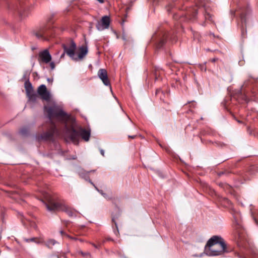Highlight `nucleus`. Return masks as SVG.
Wrapping results in <instances>:
<instances>
[{"label":"nucleus","instance_id":"1","mask_svg":"<svg viewBox=\"0 0 258 258\" xmlns=\"http://www.w3.org/2000/svg\"><path fill=\"white\" fill-rule=\"evenodd\" d=\"M47 113L50 124L54 123L52 119L55 118L62 123L64 124L66 134L74 143L78 142L79 137L78 133L75 128L72 126H68V121L70 116L65 112L61 108L57 106H50L47 109Z\"/></svg>","mask_w":258,"mask_h":258},{"label":"nucleus","instance_id":"2","mask_svg":"<svg viewBox=\"0 0 258 258\" xmlns=\"http://www.w3.org/2000/svg\"><path fill=\"white\" fill-rule=\"evenodd\" d=\"M205 251L207 254L210 256L219 255L228 252L224 239L217 235L209 239L205 246Z\"/></svg>","mask_w":258,"mask_h":258},{"label":"nucleus","instance_id":"3","mask_svg":"<svg viewBox=\"0 0 258 258\" xmlns=\"http://www.w3.org/2000/svg\"><path fill=\"white\" fill-rule=\"evenodd\" d=\"M45 202L42 201L49 211H61L66 202L58 195L46 194L44 196Z\"/></svg>","mask_w":258,"mask_h":258},{"label":"nucleus","instance_id":"4","mask_svg":"<svg viewBox=\"0 0 258 258\" xmlns=\"http://www.w3.org/2000/svg\"><path fill=\"white\" fill-rule=\"evenodd\" d=\"M54 135L58 136L59 132L57 130L54 123L50 124V128L46 132L42 133L40 138L43 140H48L51 139Z\"/></svg>","mask_w":258,"mask_h":258},{"label":"nucleus","instance_id":"5","mask_svg":"<svg viewBox=\"0 0 258 258\" xmlns=\"http://www.w3.org/2000/svg\"><path fill=\"white\" fill-rule=\"evenodd\" d=\"M62 47L64 50V53L73 60H75V51L77 49V45L73 40H71L69 45L65 44L62 45Z\"/></svg>","mask_w":258,"mask_h":258},{"label":"nucleus","instance_id":"6","mask_svg":"<svg viewBox=\"0 0 258 258\" xmlns=\"http://www.w3.org/2000/svg\"><path fill=\"white\" fill-rule=\"evenodd\" d=\"M51 55L47 49L40 51L38 54V61L40 64L42 63H49L51 61Z\"/></svg>","mask_w":258,"mask_h":258},{"label":"nucleus","instance_id":"7","mask_svg":"<svg viewBox=\"0 0 258 258\" xmlns=\"http://www.w3.org/2000/svg\"><path fill=\"white\" fill-rule=\"evenodd\" d=\"M75 130L79 134V137H78V142L77 143H74L69 137H68L67 136V135L66 134V140H69L70 141H71L72 142H73L74 144L75 145H78L79 144V138H80V137L81 136L82 137V138L85 141H88L89 140V139H90V131H87L85 129H83V128L82 127H80L79 128V130L78 131H77L76 129Z\"/></svg>","mask_w":258,"mask_h":258},{"label":"nucleus","instance_id":"8","mask_svg":"<svg viewBox=\"0 0 258 258\" xmlns=\"http://www.w3.org/2000/svg\"><path fill=\"white\" fill-rule=\"evenodd\" d=\"M37 94L41 98L46 101L50 99V94L47 91L46 86L44 84L41 85L37 89Z\"/></svg>","mask_w":258,"mask_h":258},{"label":"nucleus","instance_id":"9","mask_svg":"<svg viewBox=\"0 0 258 258\" xmlns=\"http://www.w3.org/2000/svg\"><path fill=\"white\" fill-rule=\"evenodd\" d=\"M110 23V18L107 16L102 17L101 20L96 25V28L99 31L108 29Z\"/></svg>","mask_w":258,"mask_h":258},{"label":"nucleus","instance_id":"10","mask_svg":"<svg viewBox=\"0 0 258 258\" xmlns=\"http://www.w3.org/2000/svg\"><path fill=\"white\" fill-rule=\"evenodd\" d=\"M97 75L104 85L110 87V81L108 77L107 71L105 69H100L98 72Z\"/></svg>","mask_w":258,"mask_h":258},{"label":"nucleus","instance_id":"11","mask_svg":"<svg viewBox=\"0 0 258 258\" xmlns=\"http://www.w3.org/2000/svg\"><path fill=\"white\" fill-rule=\"evenodd\" d=\"M231 213L233 217V222L236 226H237V228L240 227L241 223V216L240 212L234 209H232L231 211Z\"/></svg>","mask_w":258,"mask_h":258},{"label":"nucleus","instance_id":"12","mask_svg":"<svg viewBox=\"0 0 258 258\" xmlns=\"http://www.w3.org/2000/svg\"><path fill=\"white\" fill-rule=\"evenodd\" d=\"M35 36L38 39L43 40H47L50 34L47 28L44 27L40 29V30L35 33Z\"/></svg>","mask_w":258,"mask_h":258},{"label":"nucleus","instance_id":"13","mask_svg":"<svg viewBox=\"0 0 258 258\" xmlns=\"http://www.w3.org/2000/svg\"><path fill=\"white\" fill-rule=\"evenodd\" d=\"M79 50L78 56H75V61L81 60L84 58L88 52V47L87 45H82L80 47Z\"/></svg>","mask_w":258,"mask_h":258},{"label":"nucleus","instance_id":"14","mask_svg":"<svg viewBox=\"0 0 258 258\" xmlns=\"http://www.w3.org/2000/svg\"><path fill=\"white\" fill-rule=\"evenodd\" d=\"M249 16L248 14L242 13L240 14V18L241 23L242 24V28L241 29V35L243 38L245 37V35L246 34V31L245 30L244 25H246L247 20L248 19Z\"/></svg>","mask_w":258,"mask_h":258},{"label":"nucleus","instance_id":"15","mask_svg":"<svg viewBox=\"0 0 258 258\" xmlns=\"http://www.w3.org/2000/svg\"><path fill=\"white\" fill-rule=\"evenodd\" d=\"M61 211L66 213L70 217H76V213L77 211L69 207L66 204H65Z\"/></svg>","mask_w":258,"mask_h":258},{"label":"nucleus","instance_id":"16","mask_svg":"<svg viewBox=\"0 0 258 258\" xmlns=\"http://www.w3.org/2000/svg\"><path fill=\"white\" fill-rule=\"evenodd\" d=\"M25 88L27 95L34 92L31 83L28 80L25 83Z\"/></svg>","mask_w":258,"mask_h":258},{"label":"nucleus","instance_id":"17","mask_svg":"<svg viewBox=\"0 0 258 258\" xmlns=\"http://www.w3.org/2000/svg\"><path fill=\"white\" fill-rule=\"evenodd\" d=\"M29 101H32L33 102H35L37 101V98H38V94H36L35 92L27 94Z\"/></svg>","mask_w":258,"mask_h":258},{"label":"nucleus","instance_id":"18","mask_svg":"<svg viewBox=\"0 0 258 258\" xmlns=\"http://www.w3.org/2000/svg\"><path fill=\"white\" fill-rule=\"evenodd\" d=\"M250 81H251L252 82H253V80H247L244 82L243 85L241 87L240 92L242 94V93H245V88L248 86L249 84V82Z\"/></svg>","mask_w":258,"mask_h":258},{"label":"nucleus","instance_id":"19","mask_svg":"<svg viewBox=\"0 0 258 258\" xmlns=\"http://www.w3.org/2000/svg\"><path fill=\"white\" fill-rule=\"evenodd\" d=\"M28 132H29V130L26 127H24L22 128L20 131V133L22 135H26L28 133Z\"/></svg>","mask_w":258,"mask_h":258},{"label":"nucleus","instance_id":"20","mask_svg":"<svg viewBox=\"0 0 258 258\" xmlns=\"http://www.w3.org/2000/svg\"><path fill=\"white\" fill-rule=\"evenodd\" d=\"M55 243V241L54 240H53V239H50L49 240L47 243H46V245L48 246V247H49L50 245H54Z\"/></svg>","mask_w":258,"mask_h":258},{"label":"nucleus","instance_id":"21","mask_svg":"<svg viewBox=\"0 0 258 258\" xmlns=\"http://www.w3.org/2000/svg\"><path fill=\"white\" fill-rule=\"evenodd\" d=\"M81 251V253L82 255V256L84 257H87L88 256H90V254L89 252H83L82 251Z\"/></svg>","mask_w":258,"mask_h":258},{"label":"nucleus","instance_id":"22","mask_svg":"<svg viewBox=\"0 0 258 258\" xmlns=\"http://www.w3.org/2000/svg\"><path fill=\"white\" fill-rule=\"evenodd\" d=\"M60 234H61L62 235H65V236H67L68 237H69V238H71V239H75V240H76V239H77L76 238H73V237H71V236H69V235H68V234H65V233L63 232V231L62 230L60 231Z\"/></svg>","mask_w":258,"mask_h":258},{"label":"nucleus","instance_id":"23","mask_svg":"<svg viewBox=\"0 0 258 258\" xmlns=\"http://www.w3.org/2000/svg\"><path fill=\"white\" fill-rule=\"evenodd\" d=\"M160 94H163V92L160 89H157L156 91V96H158Z\"/></svg>","mask_w":258,"mask_h":258},{"label":"nucleus","instance_id":"24","mask_svg":"<svg viewBox=\"0 0 258 258\" xmlns=\"http://www.w3.org/2000/svg\"><path fill=\"white\" fill-rule=\"evenodd\" d=\"M50 67L51 70H53L55 68L54 62L53 61L50 62Z\"/></svg>","mask_w":258,"mask_h":258},{"label":"nucleus","instance_id":"25","mask_svg":"<svg viewBox=\"0 0 258 258\" xmlns=\"http://www.w3.org/2000/svg\"><path fill=\"white\" fill-rule=\"evenodd\" d=\"M98 191L104 197L107 198V195L105 193H104L102 190H98Z\"/></svg>","mask_w":258,"mask_h":258},{"label":"nucleus","instance_id":"26","mask_svg":"<svg viewBox=\"0 0 258 258\" xmlns=\"http://www.w3.org/2000/svg\"><path fill=\"white\" fill-rule=\"evenodd\" d=\"M35 238H31L30 239H26V241L27 242H32L35 241Z\"/></svg>","mask_w":258,"mask_h":258},{"label":"nucleus","instance_id":"27","mask_svg":"<svg viewBox=\"0 0 258 258\" xmlns=\"http://www.w3.org/2000/svg\"><path fill=\"white\" fill-rule=\"evenodd\" d=\"M112 221L114 223L115 227L117 229V225L116 222H115V217H112Z\"/></svg>","mask_w":258,"mask_h":258},{"label":"nucleus","instance_id":"28","mask_svg":"<svg viewBox=\"0 0 258 258\" xmlns=\"http://www.w3.org/2000/svg\"><path fill=\"white\" fill-rule=\"evenodd\" d=\"M99 150H100V152L101 154L103 156H104V154H105L104 151L103 149H100Z\"/></svg>","mask_w":258,"mask_h":258},{"label":"nucleus","instance_id":"29","mask_svg":"<svg viewBox=\"0 0 258 258\" xmlns=\"http://www.w3.org/2000/svg\"><path fill=\"white\" fill-rule=\"evenodd\" d=\"M136 137H137V135L128 136V137L129 138H131V139H134L136 138Z\"/></svg>","mask_w":258,"mask_h":258},{"label":"nucleus","instance_id":"30","mask_svg":"<svg viewBox=\"0 0 258 258\" xmlns=\"http://www.w3.org/2000/svg\"><path fill=\"white\" fill-rule=\"evenodd\" d=\"M89 182L95 187V189L97 191H98V190H99L91 180H89Z\"/></svg>","mask_w":258,"mask_h":258},{"label":"nucleus","instance_id":"31","mask_svg":"<svg viewBox=\"0 0 258 258\" xmlns=\"http://www.w3.org/2000/svg\"><path fill=\"white\" fill-rule=\"evenodd\" d=\"M224 200L228 204H231V202L227 199H225Z\"/></svg>","mask_w":258,"mask_h":258},{"label":"nucleus","instance_id":"32","mask_svg":"<svg viewBox=\"0 0 258 258\" xmlns=\"http://www.w3.org/2000/svg\"><path fill=\"white\" fill-rule=\"evenodd\" d=\"M197 10L195 9L194 14H193V17H195L196 16V15H197Z\"/></svg>","mask_w":258,"mask_h":258},{"label":"nucleus","instance_id":"33","mask_svg":"<svg viewBox=\"0 0 258 258\" xmlns=\"http://www.w3.org/2000/svg\"><path fill=\"white\" fill-rule=\"evenodd\" d=\"M218 60V58H216V57H215V58H213L211 59V61L213 62H215L216 61H217Z\"/></svg>","mask_w":258,"mask_h":258},{"label":"nucleus","instance_id":"34","mask_svg":"<svg viewBox=\"0 0 258 258\" xmlns=\"http://www.w3.org/2000/svg\"><path fill=\"white\" fill-rule=\"evenodd\" d=\"M66 53H64V51L61 54L60 58H63Z\"/></svg>","mask_w":258,"mask_h":258},{"label":"nucleus","instance_id":"35","mask_svg":"<svg viewBox=\"0 0 258 258\" xmlns=\"http://www.w3.org/2000/svg\"><path fill=\"white\" fill-rule=\"evenodd\" d=\"M243 99H244V100H245V101H247V97H246V95H244V96H243Z\"/></svg>","mask_w":258,"mask_h":258},{"label":"nucleus","instance_id":"36","mask_svg":"<svg viewBox=\"0 0 258 258\" xmlns=\"http://www.w3.org/2000/svg\"><path fill=\"white\" fill-rule=\"evenodd\" d=\"M47 81L49 82H52V80L50 79V78H48L47 79Z\"/></svg>","mask_w":258,"mask_h":258},{"label":"nucleus","instance_id":"37","mask_svg":"<svg viewBox=\"0 0 258 258\" xmlns=\"http://www.w3.org/2000/svg\"><path fill=\"white\" fill-rule=\"evenodd\" d=\"M92 245H93L94 247H95V248H98L96 244H95L94 243H92Z\"/></svg>","mask_w":258,"mask_h":258},{"label":"nucleus","instance_id":"38","mask_svg":"<svg viewBox=\"0 0 258 258\" xmlns=\"http://www.w3.org/2000/svg\"><path fill=\"white\" fill-rule=\"evenodd\" d=\"M161 43H162V45H163L164 43V42L163 40L161 41Z\"/></svg>","mask_w":258,"mask_h":258},{"label":"nucleus","instance_id":"39","mask_svg":"<svg viewBox=\"0 0 258 258\" xmlns=\"http://www.w3.org/2000/svg\"><path fill=\"white\" fill-rule=\"evenodd\" d=\"M223 174V172L220 173H219V175H222V174Z\"/></svg>","mask_w":258,"mask_h":258},{"label":"nucleus","instance_id":"40","mask_svg":"<svg viewBox=\"0 0 258 258\" xmlns=\"http://www.w3.org/2000/svg\"><path fill=\"white\" fill-rule=\"evenodd\" d=\"M92 171H90L89 172H88V173L89 172H91ZM93 171H94V170Z\"/></svg>","mask_w":258,"mask_h":258},{"label":"nucleus","instance_id":"41","mask_svg":"<svg viewBox=\"0 0 258 258\" xmlns=\"http://www.w3.org/2000/svg\"><path fill=\"white\" fill-rule=\"evenodd\" d=\"M117 232V233H118V229H117V232Z\"/></svg>","mask_w":258,"mask_h":258}]
</instances>
